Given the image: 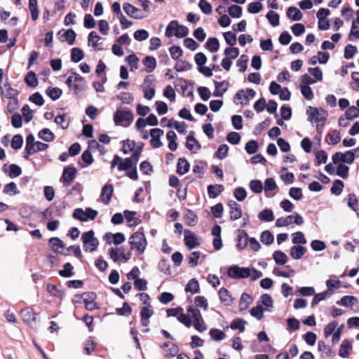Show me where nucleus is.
Returning <instances> with one entry per match:
<instances>
[{
  "mask_svg": "<svg viewBox=\"0 0 359 359\" xmlns=\"http://www.w3.org/2000/svg\"><path fill=\"white\" fill-rule=\"evenodd\" d=\"M251 191L255 194H260L264 190L262 182L258 180H251L249 183Z\"/></svg>",
  "mask_w": 359,
  "mask_h": 359,
  "instance_id": "49530a36",
  "label": "nucleus"
},
{
  "mask_svg": "<svg viewBox=\"0 0 359 359\" xmlns=\"http://www.w3.org/2000/svg\"><path fill=\"white\" fill-rule=\"evenodd\" d=\"M344 187V182L339 180L334 181L332 187H331L332 194L338 196L341 194Z\"/></svg>",
  "mask_w": 359,
  "mask_h": 359,
  "instance_id": "69168bd1",
  "label": "nucleus"
},
{
  "mask_svg": "<svg viewBox=\"0 0 359 359\" xmlns=\"http://www.w3.org/2000/svg\"><path fill=\"white\" fill-rule=\"evenodd\" d=\"M29 9L31 13L32 19L34 21H36L39 18V15L37 0H29Z\"/></svg>",
  "mask_w": 359,
  "mask_h": 359,
  "instance_id": "a19ab883",
  "label": "nucleus"
},
{
  "mask_svg": "<svg viewBox=\"0 0 359 359\" xmlns=\"http://www.w3.org/2000/svg\"><path fill=\"white\" fill-rule=\"evenodd\" d=\"M166 138L168 141L169 149L172 151H175L177 149V144L176 142V133L172 130H170L166 134Z\"/></svg>",
  "mask_w": 359,
  "mask_h": 359,
  "instance_id": "f704fd0d",
  "label": "nucleus"
},
{
  "mask_svg": "<svg viewBox=\"0 0 359 359\" xmlns=\"http://www.w3.org/2000/svg\"><path fill=\"white\" fill-rule=\"evenodd\" d=\"M1 89L4 95L9 99L14 98L18 94L17 90L12 88L8 83H4Z\"/></svg>",
  "mask_w": 359,
  "mask_h": 359,
  "instance_id": "a18cd8bd",
  "label": "nucleus"
},
{
  "mask_svg": "<svg viewBox=\"0 0 359 359\" xmlns=\"http://www.w3.org/2000/svg\"><path fill=\"white\" fill-rule=\"evenodd\" d=\"M354 159L355 154L352 151H347L344 153L337 152L332 157L333 164H338L339 163L351 164Z\"/></svg>",
  "mask_w": 359,
  "mask_h": 359,
  "instance_id": "f8f14e48",
  "label": "nucleus"
},
{
  "mask_svg": "<svg viewBox=\"0 0 359 359\" xmlns=\"http://www.w3.org/2000/svg\"><path fill=\"white\" fill-rule=\"evenodd\" d=\"M278 186L273 178H266L264 181V191L267 198H272L276 194Z\"/></svg>",
  "mask_w": 359,
  "mask_h": 359,
  "instance_id": "6ab92c4d",
  "label": "nucleus"
},
{
  "mask_svg": "<svg viewBox=\"0 0 359 359\" xmlns=\"http://www.w3.org/2000/svg\"><path fill=\"white\" fill-rule=\"evenodd\" d=\"M228 13L232 18H238L242 15L243 9L239 6L232 5L229 7Z\"/></svg>",
  "mask_w": 359,
  "mask_h": 359,
  "instance_id": "680f3d73",
  "label": "nucleus"
},
{
  "mask_svg": "<svg viewBox=\"0 0 359 359\" xmlns=\"http://www.w3.org/2000/svg\"><path fill=\"white\" fill-rule=\"evenodd\" d=\"M154 312L148 306H145L141 309L140 316L142 325L147 326L149 323V318L153 315Z\"/></svg>",
  "mask_w": 359,
  "mask_h": 359,
  "instance_id": "7c9ffc66",
  "label": "nucleus"
},
{
  "mask_svg": "<svg viewBox=\"0 0 359 359\" xmlns=\"http://www.w3.org/2000/svg\"><path fill=\"white\" fill-rule=\"evenodd\" d=\"M186 147L194 153H196L201 148L200 144L191 134H189L187 137Z\"/></svg>",
  "mask_w": 359,
  "mask_h": 359,
  "instance_id": "bb28decb",
  "label": "nucleus"
},
{
  "mask_svg": "<svg viewBox=\"0 0 359 359\" xmlns=\"http://www.w3.org/2000/svg\"><path fill=\"white\" fill-rule=\"evenodd\" d=\"M123 9L128 16L135 19H142L148 16L144 12L129 3H124Z\"/></svg>",
  "mask_w": 359,
  "mask_h": 359,
  "instance_id": "4468645a",
  "label": "nucleus"
},
{
  "mask_svg": "<svg viewBox=\"0 0 359 359\" xmlns=\"http://www.w3.org/2000/svg\"><path fill=\"white\" fill-rule=\"evenodd\" d=\"M104 240L105 242L109 244H114V245H119L123 243L126 240L125 236L122 233H107L104 237Z\"/></svg>",
  "mask_w": 359,
  "mask_h": 359,
  "instance_id": "a211bd4d",
  "label": "nucleus"
},
{
  "mask_svg": "<svg viewBox=\"0 0 359 359\" xmlns=\"http://www.w3.org/2000/svg\"><path fill=\"white\" fill-rule=\"evenodd\" d=\"M129 244L132 250L135 249L140 254H142L144 252L147 246V241L143 233L136 231L130 236Z\"/></svg>",
  "mask_w": 359,
  "mask_h": 359,
  "instance_id": "7ed1b4c3",
  "label": "nucleus"
},
{
  "mask_svg": "<svg viewBox=\"0 0 359 359\" xmlns=\"http://www.w3.org/2000/svg\"><path fill=\"white\" fill-rule=\"evenodd\" d=\"M219 299L226 306H230L233 302V299L229 290L225 287H222L219 291Z\"/></svg>",
  "mask_w": 359,
  "mask_h": 359,
  "instance_id": "c85d7f7f",
  "label": "nucleus"
},
{
  "mask_svg": "<svg viewBox=\"0 0 359 359\" xmlns=\"http://www.w3.org/2000/svg\"><path fill=\"white\" fill-rule=\"evenodd\" d=\"M341 135L338 130H334L329 133L326 137V142L328 144H337L340 142Z\"/></svg>",
  "mask_w": 359,
  "mask_h": 359,
  "instance_id": "4c0bfd02",
  "label": "nucleus"
},
{
  "mask_svg": "<svg viewBox=\"0 0 359 359\" xmlns=\"http://www.w3.org/2000/svg\"><path fill=\"white\" fill-rule=\"evenodd\" d=\"M109 257L114 262H127L131 257L130 250H126L124 248H111L108 250Z\"/></svg>",
  "mask_w": 359,
  "mask_h": 359,
  "instance_id": "39448f33",
  "label": "nucleus"
},
{
  "mask_svg": "<svg viewBox=\"0 0 359 359\" xmlns=\"http://www.w3.org/2000/svg\"><path fill=\"white\" fill-rule=\"evenodd\" d=\"M163 134V130L158 128H153L150 130V144L154 149L160 148L163 145V143L161 140V138Z\"/></svg>",
  "mask_w": 359,
  "mask_h": 359,
  "instance_id": "2eb2a0df",
  "label": "nucleus"
},
{
  "mask_svg": "<svg viewBox=\"0 0 359 359\" xmlns=\"http://www.w3.org/2000/svg\"><path fill=\"white\" fill-rule=\"evenodd\" d=\"M62 93V90L59 88L48 87L46 89V94L53 100H57L60 98Z\"/></svg>",
  "mask_w": 359,
  "mask_h": 359,
  "instance_id": "864d4df0",
  "label": "nucleus"
},
{
  "mask_svg": "<svg viewBox=\"0 0 359 359\" xmlns=\"http://www.w3.org/2000/svg\"><path fill=\"white\" fill-rule=\"evenodd\" d=\"M351 348V344L348 340H344L340 346L339 355L341 358H346L348 355V351Z\"/></svg>",
  "mask_w": 359,
  "mask_h": 359,
  "instance_id": "bf43d9fd",
  "label": "nucleus"
},
{
  "mask_svg": "<svg viewBox=\"0 0 359 359\" xmlns=\"http://www.w3.org/2000/svg\"><path fill=\"white\" fill-rule=\"evenodd\" d=\"M227 275L233 279H241L249 277V268L233 265L228 269Z\"/></svg>",
  "mask_w": 359,
  "mask_h": 359,
  "instance_id": "9d476101",
  "label": "nucleus"
},
{
  "mask_svg": "<svg viewBox=\"0 0 359 359\" xmlns=\"http://www.w3.org/2000/svg\"><path fill=\"white\" fill-rule=\"evenodd\" d=\"M248 243V233L243 231L238 236L237 247L239 249L243 250L246 248Z\"/></svg>",
  "mask_w": 359,
  "mask_h": 359,
  "instance_id": "5fc2aeb1",
  "label": "nucleus"
},
{
  "mask_svg": "<svg viewBox=\"0 0 359 359\" xmlns=\"http://www.w3.org/2000/svg\"><path fill=\"white\" fill-rule=\"evenodd\" d=\"M126 61L130 67V71L136 70L138 68L139 59L135 54H131L126 57Z\"/></svg>",
  "mask_w": 359,
  "mask_h": 359,
  "instance_id": "338daca9",
  "label": "nucleus"
},
{
  "mask_svg": "<svg viewBox=\"0 0 359 359\" xmlns=\"http://www.w3.org/2000/svg\"><path fill=\"white\" fill-rule=\"evenodd\" d=\"M55 123L61 128L65 129L69 126V119L65 114H60L55 118Z\"/></svg>",
  "mask_w": 359,
  "mask_h": 359,
  "instance_id": "4d7b16f0",
  "label": "nucleus"
},
{
  "mask_svg": "<svg viewBox=\"0 0 359 359\" xmlns=\"http://www.w3.org/2000/svg\"><path fill=\"white\" fill-rule=\"evenodd\" d=\"M190 165L187 160L184 158H180L178 159L177 164V172L183 175L186 174L189 170Z\"/></svg>",
  "mask_w": 359,
  "mask_h": 359,
  "instance_id": "c756f323",
  "label": "nucleus"
},
{
  "mask_svg": "<svg viewBox=\"0 0 359 359\" xmlns=\"http://www.w3.org/2000/svg\"><path fill=\"white\" fill-rule=\"evenodd\" d=\"M273 257L275 262L279 265L285 264L287 260L286 254L280 250L275 251L273 254Z\"/></svg>",
  "mask_w": 359,
  "mask_h": 359,
  "instance_id": "37998d69",
  "label": "nucleus"
},
{
  "mask_svg": "<svg viewBox=\"0 0 359 359\" xmlns=\"http://www.w3.org/2000/svg\"><path fill=\"white\" fill-rule=\"evenodd\" d=\"M20 315L23 321L29 325H32L36 320V314L32 309H22Z\"/></svg>",
  "mask_w": 359,
  "mask_h": 359,
  "instance_id": "4be33fe9",
  "label": "nucleus"
},
{
  "mask_svg": "<svg viewBox=\"0 0 359 359\" xmlns=\"http://www.w3.org/2000/svg\"><path fill=\"white\" fill-rule=\"evenodd\" d=\"M184 233L185 245L189 250H191L201 244L200 239L194 233L185 230Z\"/></svg>",
  "mask_w": 359,
  "mask_h": 359,
  "instance_id": "f3484780",
  "label": "nucleus"
},
{
  "mask_svg": "<svg viewBox=\"0 0 359 359\" xmlns=\"http://www.w3.org/2000/svg\"><path fill=\"white\" fill-rule=\"evenodd\" d=\"M81 297L86 309L93 311L97 308L96 303L95 302V294L93 292H86L82 294Z\"/></svg>",
  "mask_w": 359,
  "mask_h": 359,
  "instance_id": "412c9836",
  "label": "nucleus"
},
{
  "mask_svg": "<svg viewBox=\"0 0 359 359\" xmlns=\"http://www.w3.org/2000/svg\"><path fill=\"white\" fill-rule=\"evenodd\" d=\"M135 212H131L129 210H126L124 212L123 217L126 218V221L128 222L130 226H137L140 223V220L136 217H135Z\"/></svg>",
  "mask_w": 359,
  "mask_h": 359,
  "instance_id": "79ce46f5",
  "label": "nucleus"
},
{
  "mask_svg": "<svg viewBox=\"0 0 359 359\" xmlns=\"http://www.w3.org/2000/svg\"><path fill=\"white\" fill-rule=\"evenodd\" d=\"M205 46L210 52L215 53L218 50L219 43L217 38H210L208 39Z\"/></svg>",
  "mask_w": 359,
  "mask_h": 359,
  "instance_id": "13d9d810",
  "label": "nucleus"
},
{
  "mask_svg": "<svg viewBox=\"0 0 359 359\" xmlns=\"http://www.w3.org/2000/svg\"><path fill=\"white\" fill-rule=\"evenodd\" d=\"M112 194H113V187L111 184H105L102 189V191H101V194H100V199L101 201L107 204L111 198V196H112Z\"/></svg>",
  "mask_w": 359,
  "mask_h": 359,
  "instance_id": "a878e982",
  "label": "nucleus"
},
{
  "mask_svg": "<svg viewBox=\"0 0 359 359\" xmlns=\"http://www.w3.org/2000/svg\"><path fill=\"white\" fill-rule=\"evenodd\" d=\"M252 302L250 296L248 294L243 293L240 299L239 307L241 310L246 309Z\"/></svg>",
  "mask_w": 359,
  "mask_h": 359,
  "instance_id": "0e129e2a",
  "label": "nucleus"
},
{
  "mask_svg": "<svg viewBox=\"0 0 359 359\" xmlns=\"http://www.w3.org/2000/svg\"><path fill=\"white\" fill-rule=\"evenodd\" d=\"M83 248L86 252H93L96 250L99 245L98 239L95 237L93 230L84 232L81 236Z\"/></svg>",
  "mask_w": 359,
  "mask_h": 359,
  "instance_id": "20e7f679",
  "label": "nucleus"
},
{
  "mask_svg": "<svg viewBox=\"0 0 359 359\" xmlns=\"http://www.w3.org/2000/svg\"><path fill=\"white\" fill-rule=\"evenodd\" d=\"M161 347L163 350V355L165 357H174L178 352V347L170 342L163 343Z\"/></svg>",
  "mask_w": 359,
  "mask_h": 359,
  "instance_id": "5701e85b",
  "label": "nucleus"
},
{
  "mask_svg": "<svg viewBox=\"0 0 359 359\" xmlns=\"http://www.w3.org/2000/svg\"><path fill=\"white\" fill-rule=\"evenodd\" d=\"M136 163H135L134 159L133 157L126 158L123 159L121 158L120 163L118 166V169L120 171H126L129 169H131L134 166H135Z\"/></svg>",
  "mask_w": 359,
  "mask_h": 359,
  "instance_id": "2f4dec72",
  "label": "nucleus"
},
{
  "mask_svg": "<svg viewBox=\"0 0 359 359\" xmlns=\"http://www.w3.org/2000/svg\"><path fill=\"white\" fill-rule=\"evenodd\" d=\"M187 311L194 319V328L200 332H204L206 330V327L199 310L190 306Z\"/></svg>",
  "mask_w": 359,
  "mask_h": 359,
  "instance_id": "9b49d317",
  "label": "nucleus"
},
{
  "mask_svg": "<svg viewBox=\"0 0 359 359\" xmlns=\"http://www.w3.org/2000/svg\"><path fill=\"white\" fill-rule=\"evenodd\" d=\"M260 240L262 243L269 245L273 242L274 238L269 231H264L261 234Z\"/></svg>",
  "mask_w": 359,
  "mask_h": 359,
  "instance_id": "774afa93",
  "label": "nucleus"
},
{
  "mask_svg": "<svg viewBox=\"0 0 359 359\" xmlns=\"http://www.w3.org/2000/svg\"><path fill=\"white\" fill-rule=\"evenodd\" d=\"M308 121L316 124V130L319 131L323 128L328 116V112L323 108L309 107L306 109Z\"/></svg>",
  "mask_w": 359,
  "mask_h": 359,
  "instance_id": "f257e3e1",
  "label": "nucleus"
},
{
  "mask_svg": "<svg viewBox=\"0 0 359 359\" xmlns=\"http://www.w3.org/2000/svg\"><path fill=\"white\" fill-rule=\"evenodd\" d=\"M122 151L125 154L131 153L130 157H133L135 163H137L140 159L142 147L140 146H137L135 141L127 140L123 142Z\"/></svg>",
  "mask_w": 359,
  "mask_h": 359,
  "instance_id": "423d86ee",
  "label": "nucleus"
},
{
  "mask_svg": "<svg viewBox=\"0 0 359 359\" xmlns=\"http://www.w3.org/2000/svg\"><path fill=\"white\" fill-rule=\"evenodd\" d=\"M230 208V218L231 220L240 219L242 215V210L241 205L234 201H230L228 203Z\"/></svg>",
  "mask_w": 359,
  "mask_h": 359,
  "instance_id": "aec40b11",
  "label": "nucleus"
},
{
  "mask_svg": "<svg viewBox=\"0 0 359 359\" xmlns=\"http://www.w3.org/2000/svg\"><path fill=\"white\" fill-rule=\"evenodd\" d=\"M133 119V114L128 110L118 109L114 115V121L116 125H122L123 122H131Z\"/></svg>",
  "mask_w": 359,
  "mask_h": 359,
  "instance_id": "ddd939ff",
  "label": "nucleus"
},
{
  "mask_svg": "<svg viewBox=\"0 0 359 359\" xmlns=\"http://www.w3.org/2000/svg\"><path fill=\"white\" fill-rule=\"evenodd\" d=\"M154 79L153 76H147L144 81V88L143 89L144 97L148 100H151L155 95V88L153 86Z\"/></svg>",
  "mask_w": 359,
  "mask_h": 359,
  "instance_id": "dca6fc26",
  "label": "nucleus"
},
{
  "mask_svg": "<svg viewBox=\"0 0 359 359\" xmlns=\"http://www.w3.org/2000/svg\"><path fill=\"white\" fill-rule=\"evenodd\" d=\"M209 334L210 337L217 341H222L226 337V334L223 331L216 328L210 329Z\"/></svg>",
  "mask_w": 359,
  "mask_h": 359,
  "instance_id": "8fccbe9b",
  "label": "nucleus"
},
{
  "mask_svg": "<svg viewBox=\"0 0 359 359\" xmlns=\"http://www.w3.org/2000/svg\"><path fill=\"white\" fill-rule=\"evenodd\" d=\"M97 214V211L90 208H86L85 210L81 208H76L73 212V217L82 222H86L88 219H94Z\"/></svg>",
  "mask_w": 359,
  "mask_h": 359,
  "instance_id": "1a4fd4ad",
  "label": "nucleus"
},
{
  "mask_svg": "<svg viewBox=\"0 0 359 359\" xmlns=\"http://www.w3.org/2000/svg\"><path fill=\"white\" fill-rule=\"evenodd\" d=\"M258 218L261 221L272 222L274 219L273 212L271 209H264L259 212Z\"/></svg>",
  "mask_w": 359,
  "mask_h": 359,
  "instance_id": "58836bf2",
  "label": "nucleus"
},
{
  "mask_svg": "<svg viewBox=\"0 0 359 359\" xmlns=\"http://www.w3.org/2000/svg\"><path fill=\"white\" fill-rule=\"evenodd\" d=\"M287 17L292 20L298 21L302 18L301 11L294 6H290L287 8L286 12Z\"/></svg>",
  "mask_w": 359,
  "mask_h": 359,
  "instance_id": "473e14b6",
  "label": "nucleus"
},
{
  "mask_svg": "<svg viewBox=\"0 0 359 359\" xmlns=\"http://www.w3.org/2000/svg\"><path fill=\"white\" fill-rule=\"evenodd\" d=\"M76 170L74 167H67L64 169L62 175V180L69 184L74 180Z\"/></svg>",
  "mask_w": 359,
  "mask_h": 359,
  "instance_id": "393cba45",
  "label": "nucleus"
},
{
  "mask_svg": "<svg viewBox=\"0 0 359 359\" xmlns=\"http://www.w3.org/2000/svg\"><path fill=\"white\" fill-rule=\"evenodd\" d=\"M100 39V36L95 32H91L88 36V44L99 50L102 49L101 48L98 47V42Z\"/></svg>",
  "mask_w": 359,
  "mask_h": 359,
  "instance_id": "de8ad7c7",
  "label": "nucleus"
},
{
  "mask_svg": "<svg viewBox=\"0 0 359 359\" xmlns=\"http://www.w3.org/2000/svg\"><path fill=\"white\" fill-rule=\"evenodd\" d=\"M332 292L329 291H324L323 292L316 294L312 299L311 306H314L317 304H318L320 301L330 297Z\"/></svg>",
  "mask_w": 359,
  "mask_h": 359,
  "instance_id": "6e6d98bb",
  "label": "nucleus"
},
{
  "mask_svg": "<svg viewBox=\"0 0 359 359\" xmlns=\"http://www.w3.org/2000/svg\"><path fill=\"white\" fill-rule=\"evenodd\" d=\"M25 83L32 88H35L38 86V79L36 74L33 71H29L25 78Z\"/></svg>",
  "mask_w": 359,
  "mask_h": 359,
  "instance_id": "ea45409f",
  "label": "nucleus"
},
{
  "mask_svg": "<svg viewBox=\"0 0 359 359\" xmlns=\"http://www.w3.org/2000/svg\"><path fill=\"white\" fill-rule=\"evenodd\" d=\"M2 170L4 172H7L11 178H15L20 176L22 173V169L15 164H11L9 166L7 164L4 165Z\"/></svg>",
  "mask_w": 359,
  "mask_h": 359,
  "instance_id": "b1692460",
  "label": "nucleus"
},
{
  "mask_svg": "<svg viewBox=\"0 0 359 359\" xmlns=\"http://www.w3.org/2000/svg\"><path fill=\"white\" fill-rule=\"evenodd\" d=\"M292 242L294 244L305 245L307 241L302 232L297 231L292 234Z\"/></svg>",
  "mask_w": 359,
  "mask_h": 359,
  "instance_id": "603ef678",
  "label": "nucleus"
},
{
  "mask_svg": "<svg viewBox=\"0 0 359 359\" xmlns=\"http://www.w3.org/2000/svg\"><path fill=\"white\" fill-rule=\"evenodd\" d=\"M294 217L292 215H288L286 217H280L276 219V226L277 227H283L289 226L292 223Z\"/></svg>",
  "mask_w": 359,
  "mask_h": 359,
  "instance_id": "e2e57ef3",
  "label": "nucleus"
},
{
  "mask_svg": "<svg viewBox=\"0 0 359 359\" xmlns=\"http://www.w3.org/2000/svg\"><path fill=\"white\" fill-rule=\"evenodd\" d=\"M46 288L48 293L52 296L59 298H62L65 296L64 292L59 290L55 285L48 284Z\"/></svg>",
  "mask_w": 359,
  "mask_h": 359,
  "instance_id": "052dcab7",
  "label": "nucleus"
},
{
  "mask_svg": "<svg viewBox=\"0 0 359 359\" xmlns=\"http://www.w3.org/2000/svg\"><path fill=\"white\" fill-rule=\"evenodd\" d=\"M306 249L299 245H294L290 249V256L293 259H300L306 253Z\"/></svg>",
  "mask_w": 359,
  "mask_h": 359,
  "instance_id": "cd10ccee",
  "label": "nucleus"
},
{
  "mask_svg": "<svg viewBox=\"0 0 359 359\" xmlns=\"http://www.w3.org/2000/svg\"><path fill=\"white\" fill-rule=\"evenodd\" d=\"M167 126L175 128L180 133H184L186 131L187 124L184 122H179L174 119H170L168 121Z\"/></svg>",
  "mask_w": 359,
  "mask_h": 359,
  "instance_id": "72a5a7b5",
  "label": "nucleus"
},
{
  "mask_svg": "<svg viewBox=\"0 0 359 359\" xmlns=\"http://www.w3.org/2000/svg\"><path fill=\"white\" fill-rule=\"evenodd\" d=\"M224 190V187L221 184L209 185L208 187V194L210 198H215Z\"/></svg>",
  "mask_w": 359,
  "mask_h": 359,
  "instance_id": "c9c22d12",
  "label": "nucleus"
},
{
  "mask_svg": "<svg viewBox=\"0 0 359 359\" xmlns=\"http://www.w3.org/2000/svg\"><path fill=\"white\" fill-rule=\"evenodd\" d=\"M67 85L74 89L76 94L84 89V79L77 73H72L66 81Z\"/></svg>",
  "mask_w": 359,
  "mask_h": 359,
  "instance_id": "0eeeda50",
  "label": "nucleus"
},
{
  "mask_svg": "<svg viewBox=\"0 0 359 359\" xmlns=\"http://www.w3.org/2000/svg\"><path fill=\"white\" fill-rule=\"evenodd\" d=\"M185 291L192 294L198 292L199 291L198 282L195 278L191 279L186 285Z\"/></svg>",
  "mask_w": 359,
  "mask_h": 359,
  "instance_id": "09e8293b",
  "label": "nucleus"
},
{
  "mask_svg": "<svg viewBox=\"0 0 359 359\" xmlns=\"http://www.w3.org/2000/svg\"><path fill=\"white\" fill-rule=\"evenodd\" d=\"M49 244L54 252H61L64 249L63 242L57 237L50 238Z\"/></svg>",
  "mask_w": 359,
  "mask_h": 359,
  "instance_id": "e433bc0d",
  "label": "nucleus"
},
{
  "mask_svg": "<svg viewBox=\"0 0 359 359\" xmlns=\"http://www.w3.org/2000/svg\"><path fill=\"white\" fill-rule=\"evenodd\" d=\"M38 136L46 142H52L55 139V135L48 128H43L40 130Z\"/></svg>",
  "mask_w": 359,
  "mask_h": 359,
  "instance_id": "c03bdc74",
  "label": "nucleus"
},
{
  "mask_svg": "<svg viewBox=\"0 0 359 359\" xmlns=\"http://www.w3.org/2000/svg\"><path fill=\"white\" fill-rule=\"evenodd\" d=\"M189 33V29L182 25H180L177 20H172L168 25L165 34L167 37L173 36L177 38H182L186 36Z\"/></svg>",
  "mask_w": 359,
  "mask_h": 359,
  "instance_id": "f03ea898",
  "label": "nucleus"
},
{
  "mask_svg": "<svg viewBox=\"0 0 359 359\" xmlns=\"http://www.w3.org/2000/svg\"><path fill=\"white\" fill-rule=\"evenodd\" d=\"M255 91L251 88L240 90L235 95L234 103L237 105L247 104L251 100L255 97Z\"/></svg>",
  "mask_w": 359,
  "mask_h": 359,
  "instance_id": "6e6552de",
  "label": "nucleus"
},
{
  "mask_svg": "<svg viewBox=\"0 0 359 359\" xmlns=\"http://www.w3.org/2000/svg\"><path fill=\"white\" fill-rule=\"evenodd\" d=\"M84 57L83 50L79 48H73L71 50V60L74 62H79Z\"/></svg>",
  "mask_w": 359,
  "mask_h": 359,
  "instance_id": "3c124183",
  "label": "nucleus"
}]
</instances>
